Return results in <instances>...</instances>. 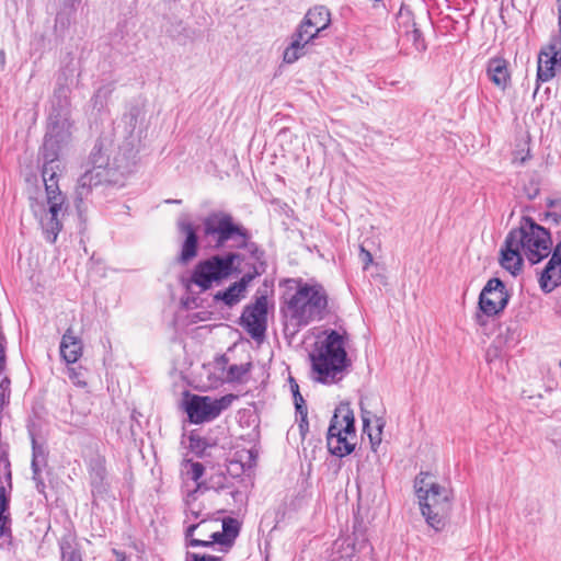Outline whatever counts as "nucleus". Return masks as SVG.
I'll return each instance as SVG.
<instances>
[{"instance_id":"obj_1","label":"nucleus","mask_w":561,"mask_h":561,"mask_svg":"<svg viewBox=\"0 0 561 561\" xmlns=\"http://www.w3.org/2000/svg\"><path fill=\"white\" fill-rule=\"evenodd\" d=\"M60 108L49 115L48 129L42 147L45 195L30 197V208L38 221L45 239L54 243L62 229L66 214V196L58 186L57 176L61 172L60 159L68 152L72 140V122L67 110L68 101L59 100Z\"/></svg>"},{"instance_id":"obj_2","label":"nucleus","mask_w":561,"mask_h":561,"mask_svg":"<svg viewBox=\"0 0 561 561\" xmlns=\"http://www.w3.org/2000/svg\"><path fill=\"white\" fill-rule=\"evenodd\" d=\"M328 309V295L320 284L298 282L295 293L285 298L282 309L286 329L293 333L313 321L324 318Z\"/></svg>"},{"instance_id":"obj_3","label":"nucleus","mask_w":561,"mask_h":561,"mask_svg":"<svg viewBox=\"0 0 561 561\" xmlns=\"http://www.w3.org/2000/svg\"><path fill=\"white\" fill-rule=\"evenodd\" d=\"M309 357L313 380L325 385L340 381L351 364L345 351L344 336L334 330L316 341Z\"/></svg>"},{"instance_id":"obj_4","label":"nucleus","mask_w":561,"mask_h":561,"mask_svg":"<svg viewBox=\"0 0 561 561\" xmlns=\"http://www.w3.org/2000/svg\"><path fill=\"white\" fill-rule=\"evenodd\" d=\"M415 490L421 513L427 525L442 530L453 507V492L438 484L430 473L421 472L415 479Z\"/></svg>"},{"instance_id":"obj_5","label":"nucleus","mask_w":561,"mask_h":561,"mask_svg":"<svg viewBox=\"0 0 561 561\" xmlns=\"http://www.w3.org/2000/svg\"><path fill=\"white\" fill-rule=\"evenodd\" d=\"M204 237L216 248L226 247L230 242L231 248H248L249 232L233 217L225 211L209 214L203 220Z\"/></svg>"},{"instance_id":"obj_6","label":"nucleus","mask_w":561,"mask_h":561,"mask_svg":"<svg viewBox=\"0 0 561 561\" xmlns=\"http://www.w3.org/2000/svg\"><path fill=\"white\" fill-rule=\"evenodd\" d=\"M511 241L517 244L524 256L531 263H539L551 253V237L547 229L533 219L525 218L511 232Z\"/></svg>"},{"instance_id":"obj_7","label":"nucleus","mask_w":561,"mask_h":561,"mask_svg":"<svg viewBox=\"0 0 561 561\" xmlns=\"http://www.w3.org/2000/svg\"><path fill=\"white\" fill-rule=\"evenodd\" d=\"M354 413L348 404L341 403L331 420L327 444L330 453L337 457L350 455L355 447Z\"/></svg>"},{"instance_id":"obj_8","label":"nucleus","mask_w":561,"mask_h":561,"mask_svg":"<svg viewBox=\"0 0 561 561\" xmlns=\"http://www.w3.org/2000/svg\"><path fill=\"white\" fill-rule=\"evenodd\" d=\"M238 253H228L226 255H213L207 260L199 262L192 275V282L206 290L228 278L234 271V262L239 260Z\"/></svg>"},{"instance_id":"obj_9","label":"nucleus","mask_w":561,"mask_h":561,"mask_svg":"<svg viewBox=\"0 0 561 561\" xmlns=\"http://www.w3.org/2000/svg\"><path fill=\"white\" fill-rule=\"evenodd\" d=\"M238 397L229 393L219 399L193 396L186 403V413L192 423L201 424L216 419L228 409Z\"/></svg>"},{"instance_id":"obj_10","label":"nucleus","mask_w":561,"mask_h":561,"mask_svg":"<svg viewBox=\"0 0 561 561\" xmlns=\"http://www.w3.org/2000/svg\"><path fill=\"white\" fill-rule=\"evenodd\" d=\"M217 526V522H206L202 519L197 524L187 526L185 536L190 547H209L214 543L229 546L237 533L231 534L226 523L221 524V530H211L210 526Z\"/></svg>"},{"instance_id":"obj_11","label":"nucleus","mask_w":561,"mask_h":561,"mask_svg":"<svg viewBox=\"0 0 561 561\" xmlns=\"http://www.w3.org/2000/svg\"><path fill=\"white\" fill-rule=\"evenodd\" d=\"M267 300L259 297L254 304L244 308L241 316V325L255 341H262L266 331Z\"/></svg>"},{"instance_id":"obj_12","label":"nucleus","mask_w":561,"mask_h":561,"mask_svg":"<svg viewBox=\"0 0 561 561\" xmlns=\"http://www.w3.org/2000/svg\"><path fill=\"white\" fill-rule=\"evenodd\" d=\"M561 67V35L553 36L538 55L537 82H548Z\"/></svg>"},{"instance_id":"obj_13","label":"nucleus","mask_w":561,"mask_h":561,"mask_svg":"<svg viewBox=\"0 0 561 561\" xmlns=\"http://www.w3.org/2000/svg\"><path fill=\"white\" fill-rule=\"evenodd\" d=\"M508 298L503 282L499 278H491L479 296L480 310L486 316H495L504 310Z\"/></svg>"},{"instance_id":"obj_14","label":"nucleus","mask_w":561,"mask_h":561,"mask_svg":"<svg viewBox=\"0 0 561 561\" xmlns=\"http://www.w3.org/2000/svg\"><path fill=\"white\" fill-rule=\"evenodd\" d=\"M331 24V13L324 5H317L307 11L297 27L299 37L305 36L313 42L320 33Z\"/></svg>"},{"instance_id":"obj_15","label":"nucleus","mask_w":561,"mask_h":561,"mask_svg":"<svg viewBox=\"0 0 561 561\" xmlns=\"http://www.w3.org/2000/svg\"><path fill=\"white\" fill-rule=\"evenodd\" d=\"M540 288L550 293L561 285V240L557 242L552 255L539 278Z\"/></svg>"},{"instance_id":"obj_16","label":"nucleus","mask_w":561,"mask_h":561,"mask_svg":"<svg viewBox=\"0 0 561 561\" xmlns=\"http://www.w3.org/2000/svg\"><path fill=\"white\" fill-rule=\"evenodd\" d=\"M90 163L92 164V169L95 170V172L101 171L103 175H105L106 169L111 168L119 170L124 168L122 159L117 157L111 159L110 148L103 142H99L94 146L90 154Z\"/></svg>"},{"instance_id":"obj_17","label":"nucleus","mask_w":561,"mask_h":561,"mask_svg":"<svg viewBox=\"0 0 561 561\" xmlns=\"http://www.w3.org/2000/svg\"><path fill=\"white\" fill-rule=\"evenodd\" d=\"M524 253L517 244L511 241V233L507 234L504 247L501 250V265L511 274L516 275L522 271Z\"/></svg>"},{"instance_id":"obj_18","label":"nucleus","mask_w":561,"mask_h":561,"mask_svg":"<svg viewBox=\"0 0 561 561\" xmlns=\"http://www.w3.org/2000/svg\"><path fill=\"white\" fill-rule=\"evenodd\" d=\"M60 356L67 364H75L82 356L83 343L71 328L64 333L59 346Z\"/></svg>"},{"instance_id":"obj_19","label":"nucleus","mask_w":561,"mask_h":561,"mask_svg":"<svg viewBox=\"0 0 561 561\" xmlns=\"http://www.w3.org/2000/svg\"><path fill=\"white\" fill-rule=\"evenodd\" d=\"M178 227L180 232L185 236V240L181 249L180 260L183 263H186L194 259L197 254V234L193 225L186 218H181L178 222Z\"/></svg>"},{"instance_id":"obj_20","label":"nucleus","mask_w":561,"mask_h":561,"mask_svg":"<svg viewBox=\"0 0 561 561\" xmlns=\"http://www.w3.org/2000/svg\"><path fill=\"white\" fill-rule=\"evenodd\" d=\"M486 73L489 79L500 89L505 90L511 76L507 68V61L503 58H492L488 62Z\"/></svg>"},{"instance_id":"obj_21","label":"nucleus","mask_w":561,"mask_h":561,"mask_svg":"<svg viewBox=\"0 0 561 561\" xmlns=\"http://www.w3.org/2000/svg\"><path fill=\"white\" fill-rule=\"evenodd\" d=\"M312 43L305 36H301V38L298 35V32L295 31V33L291 35V42L289 46L284 50L283 54V60L286 64H294L297 61L300 57L305 56L307 53V46Z\"/></svg>"},{"instance_id":"obj_22","label":"nucleus","mask_w":561,"mask_h":561,"mask_svg":"<svg viewBox=\"0 0 561 561\" xmlns=\"http://www.w3.org/2000/svg\"><path fill=\"white\" fill-rule=\"evenodd\" d=\"M183 473L186 480H191L195 483L194 489L188 491L190 496L196 495L201 490L204 489L205 481H199L204 474V466L201 462L187 461L184 466Z\"/></svg>"},{"instance_id":"obj_23","label":"nucleus","mask_w":561,"mask_h":561,"mask_svg":"<svg viewBox=\"0 0 561 561\" xmlns=\"http://www.w3.org/2000/svg\"><path fill=\"white\" fill-rule=\"evenodd\" d=\"M237 458L230 460L228 472L231 476H239L245 469H250L254 463V456L251 450L243 449L236 454Z\"/></svg>"},{"instance_id":"obj_24","label":"nucleus","mask_w":561,"mask_h":561,"mask_svg":"<svg viewBox=\"0 0 561 561\" xmlns=\"http://www.w3.org/2000/svg\"><path fill=\"white\" fill-rule=\"evenodd\" d=\"M383 426L385 421L381 417H376L375 426H370V420L363 416V431L368 435L373 450H376L381 443Z\"/></svg>"},{"instance_id":"obj_25","label":"nucleus","mask_w":561,"mask_h":561,"mask_svg":"<svg viewBox=\"0 0 561 561\" xmlns=\"http://www.w3.org/2000/svg\"><path fill=\"white\" fill-rule=\"evenodd\" d=\"M335 554L334 561H353L356 548L352 538L337 539L334 543Z\"/></svg>"},{"instance_id":"obj_26","label":"nucleus","mask_w":561,"mask_h":561,"mask_svg":"<svg viewBox=\"0 0 561 561\" xmlns=\"http://www.w3.org/2000/svg\"><path fill=\"white\" fill-rule=\"evenodd\" d=\"M104 176L105 175H103L101 171L95 172V170H93V169L88 170L78 180L79 194L80 195L87 194L92 186L100 184Z\"/></svg>"},{"instance_id":"obj_27","label":"nucleus","mask_w":561,"mask_h":561,"mask_svg":"<svg viewBox=\"0 0 561 561\" xmlns=\"http://www.w3.org/2000/svg\"><path fill=\"white\" fill-rule=\"evenodd\" d=\"M244 293L240 286L236 283L231 284L226 290L218 291L215 296L217 300H221L225 305L232 307L237 305L242 298H244Z\"/></svg>"},{"instance_id":"obj_28","label":"nucleus","mask_w":561,"mask_h":561,"mask_svg":"<svg viewBox=\"0 0 561 561\" xmlns=\"http://www.w3.org/2000/svg\"><path fill=\"white\" fill-rule=\"evenodd\" d=\"M230 489H232L230 479L224 472H216L211 474L205 481L204 485V490L224 491Z\"/></svg>"},{"instance_id":"obj_29","label":"nucleus","mask_w":561,"mask_h":561,"mask_svg":"<svg viewBox=\"0 0 561 561\" xmlns=\"http://www.w3.org/2000/svg\"><path fill=\"white\" fill-rule=\"evenodd\" d=\"M397 26L401 33H410V30L415 26L412 11L402 5L397 15Z\"/></svg>"},{"instance_id":"obj_30","label":"nucleus","mask_w":561,"mask_h":561,"mask_svg":"<svg viewBox=\"0 0 561 561\" xmlns=\"http://www.w3.org/2000/svg\"><path fill=\"white\" fill-rule=\"evenodd\" d=\"M91 470H92V481H93V483L95 481L102 482L105 479V476H106L104 458L98 456L91 462Z\"/></svg>"},{"instance_id":"obj_31","label":"nucleus","mask_w":561,"mask_h":561,"mask_svg":"<svg viewBox=\"0 0 561 561\" xmlns=\"http://www.w3.org/2000/svg\"><path fill=\"white\" fill-rule=\"evenodd\" d=\"M249 373V365H231L227 371L226 380L229 382L241 381Z\"/></svg>"},{"instance_id":"obj_32","label":"nucleus","mask_w":561,"mask_h":561,"mask_svg":"<svg viewBox=\"0 0 561 561\" xmlns=\"http://www.w3.org/2000/svg\"><path fill=\"white\" fill-rule=\"evenodd\" d=\"M67 375L72 383L77 387H85V370L82 367H68Z\"/></svg>"},{"instance_id":"obj_33","label":"nucleus","mask_w":561,"mask_h":561,"mask_svg":"<svg viewBox=\"0 0 561 561\" xmlns=\"http://www.w3.org/2000/svg\"><path fill=\"white\" fill-rule=\"evenodd\" d=\"M9 499L5 494V488L0 486V537L4 535V527L7 523V516L4 512L8 510Z\"/></svg>"},{"instance_id":"obj_34","label":"nucleus","mask_w":561,"mask_h":561,"mask_svg":"<svg viewBox=\"0 0 561 561\" xmlns=\"http://www.w3.org/2000/svg\"><path fill=\"white\" fill-rule=\"evenodd\" d=\"M404 35L408 37V41H411L414 44L416 50L421 51L425 49L422 33L415 26L410 30V33H404Z\"/></svg>"},{"instance_id":"obj_35","label":"nucleus","mask_w":561,"mask_h":561,"mask_svg":"<svg viewBox=\"0 0 561 561\" xmlns=\"http://www.w3.org/2000/svg\"><path fill=\"white\" fill-rule=\"evenodd\" d=\"M547 217L551 218L556 224L561 221V201H552L549 203Z\"/></svg>"},{"instance_id":"obj_36","label":"nucleus","mask_w":561,"mask_h":561,"mask_svg":"<svg viewBox=\"0 0 561 561\" xmlns=\"http://www.w3.org/2000/svg\"><path fill=\"white\" fill-rule=\"evenodd\" d=\"M186 561H222L220 557L187 552Z\"/></svg>"},{"instance_id":"obj_37","label":"nucleus","mask_w":561,"mask_h":561,"mask_svg":"<svg viewBox=\"0 0 561 561\" xmlns=\"http://www.w3.org/2000/svg\"><path fill=\"white\" fill-rule=\"evenodd\" d=\"M196 501V495L190 496V493L186 495V506H187V518L193 516L194 518H198L199 512L195 510L194 502Z\"/></svg>"},{"instance_id":"obj_38","label":"nucleus","mask_w":561,"mask_h":561,"mask_svg":"<svg viewBox=\"0 0 561 561\" xmlns=\"http://www.w3.org/2000/svg\"><path fill=\"white\" fill-rule=\"evenodd\" d=\"M260 273L257 271H255L254 273H247L244 274L240 280L236 282V284L238 286H240V288L245 291L247 290V287L249 286V284L253 280V278L259 275Z\"/></svg>"},{"instance_id":"obj_39","label":"nucleus","mask_w":561,"mask_h":561,"mask_svg":"<svg viewBox=\"0 0 561 561\" xmlns=\"http://www.w3.org/2000/svg\"><path fill=\"white\" fill-rule=\"evenodd\" d=\"M62 561H81L80 554L72 548L62 550Z\"/></svg>"},{"instance_id":"obj_40","label":"nucleus","mask_w":561,"mask_h":561,"mask_svg":"<svg viewBox=\"0 0 561 561\" xmlns=\"http://www.w3.org/2000/svg\"><path fill=\"white\" fill-rule=\"evenodd\" d=\"M293 398H294L297 414L306 413L307 405H306V402H305L301 393H298V394L294 396Z\"/></svg>"},{"instance_id":"obj_41","label":"nucleus","mask_w":561,"mask_h":561,"mask_svg":"<svg viewBox=\"0 0 561 561\" xmlns=\"http://www.w3.org/2000/svg\"><path fill=\"white\" fill-rule=\"evenodd\" d=\"M529 158V149L527 148L526 150H518L514 153V157H513V162L514 163H518V164H523L525 163V161Z\"/></svg>"},{"instance_id":"obj_42","label":"nucleus","mask_w":561,"mask_h":561,"mask_svg":"<svg viewBox=\"0 0 561 561\" xmlns=\"http://www.w3.org/2000/svg\"><path fill=\"white\" fill-rule=\"evenodd\" d=\"M298 415H299L298 427H299L300 434L302 436H305L306 432L308 431V421H307L308 411H306V413H304V414H298Z\"/></svg>"},{"instance_id":"obj_43","label":"nucleus","mask_w":561,"mask_h":561,"mask_svg":"<svg viewBox=\"0 0 561 561\" xmlns=\"http://www.w3.org/2000/svg\"><path fill=\"white\" fill-rule=\"evenodd\" d=\"M360 259L364 263V267L366 268L369 264L373 263V255L369 251L365 250L363 247L360 248Z\"/></svg>"},{"instance_id":"obj_44","label":"nucleus","mask_w":561,"mask_h":561,"mask_svg":"<svg viewBox=\"0 0 561 561\" xmlns=\"http://www.w3.org/2000/svg\"><path fill=\"white\" fill-rule=\"evenodd\" d=\"M5 363V347L4 339L0 335V373L2 371Z\"/></svg>"},{"instance_id":"obj_45","label":"nucleus","mask_w":561,"mask_h":561,"mask_svg":"<svg viewBox=\"0 0 561 561\" xmlns=\"http://www.w3.org/2000/svg\"><path fill=\"white\" fill-rule=\"evenodd\" d=\"M32 469L34 472V476L38 474L39 468L37 465V449L35 446H33V459H32Z\"/></svg>"},{"instance_id":"obj_46","label":"nucleus","mask_w":561,"mask_h":561,"mask_svg":"<svg viewBox=\"0 0 561 561\" xmlns=\"http://www.w3.org/2000/svg\"><path fill=\"white\" fill-rule=\"evenodd\" d=\"M288 381H289V387H290L293 397L300 393L299 386H298L297 381L295 380V378L289 377Z\"/></svg>"},{"instance_id":"obj_47","label":"nucleus","mask_w":561,"mask_h":561,"mask_svg":"<svg viewBox=\"0 0 561 561\" xmlns=\"http://www.w3.org/2000/svg\"><path fill=\"white\" fill-rule=\"evenodd\" d=\"M113 552L116 556L117 561H127V558H126V556L123 552L117 551L115 549L113 550Z\"/></svg>"},{"instance_id":"obj_48","label":"nucleus","mask_w":561,"mask_h":561,"mask_svg":"<svg viewBox=\"0 0 561 561\" xmlns=\"http://www.w3.org/2000/svg\"><path fill=\"white\" fill-rule=\"evenodd\" d=\"M108 93L107 90L105 89H99L94 95L95 100H98L99 98H101V95L103 94L104 96H106Z\"/></svg>"},{"instance_id":"obj_49","label":"nucleus","mask_w":561,"mask_h":561,"mask_svg":"<svg viewBox=\"0 0 561 561\" xmlns=\"http://www.w3.org/2000/svg\"><path fill=\"white\" fill-rule=\"evenodd\" d=\"M249 248H250V250L252 251V253L255 255V259L259 261V260L261 259L262 253H260V255L257 254V253H259V251H257V249L254 247V244H251Z\"/></svg>"},{"instance_id":"obj_50","label":"nucleus","mask_w":561,"mask_h":561,"mask_svg":"<svg viewBox=\"0 0 561 561\" xmlns=\"http://www.w3.org/2000/svg\"><path fill=\"white\" fill-rule=\"evenodd\" d=\"M0 64L3 67L5 64V53L3 49H0Z\"/></svg>"},{"instance_id":"obj_51","label":"nucleus","mask_w":561,"mask_h":561,"mask_svg":"<svg viewBox=\"0 0 561 561\" xmlns=\"http://www.w3.org/2000/svg\"><path fill=\"white\" fill-rule=\"evenodd\" d=\"M230 494H231L233 497H236L237 495H239V494H240V492H239V491H237V490H231V491H230Z\"/></svg>"},{"instance_id":"obj_52","label":"nucleus","mask_w":561,"mask_h":561,"mask_svg":"<svg viewBox=\"0 0 561 561\" xmlns=\"http://www.w3.org/2000/svg\"><path fill=\"white\" fill-rule=\"evenodd\" d=\"M170 203H174V204H179L181 203V201H178V199H174V201H169Z\"/></svg>"}]
</instances>
